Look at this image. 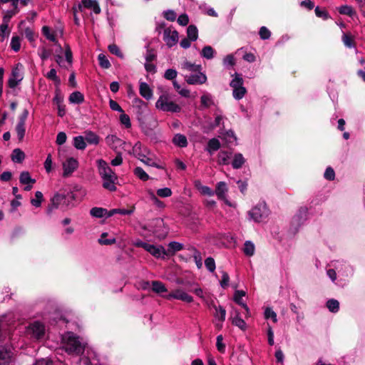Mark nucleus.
Instances as JSON below:
<instances>
[{"mask_svg": "<svg viewBox=\"0 0 365 365\" xmlns=\"http://www.w3.org/2000/svg\"><path fill=\"white\" fill-rule=\"evenodd\" d=\"M230 281V277L227 272L225 271H222V279L220 281V285L223 289H225L228 287Z\"/></svg>", "mask_w": 365, "mask_h": 365, "instance_id": "62", "label": "nucleus"}, {"mask_svg": "<svg viewBox=\"0 0 365 365\" xmlns=\"http://www.w3.org/2000/svg\"><path fill=\"white\" fill-rule=\"evenodd\" d=\"M97 163L98 173L103 180V187L110 192L115 191L118 176L105 160H98Z\"/></svg>", "mask_w": 365, "mask_h": 365, "instance_id": "1", "label": "nucleus"}, {"mask_svg": "<svg viewBox=\"0 0 365 365\" xmlns=\"http://www.w3.org/2000/svg\"><path fill=\"white\" fill-rule=\"evenodd\" d=\"M190 250L192 253V257L194 259V261L196 264V266L198 269H200L202 267V258L201 256V253L200 251H198L195 247H192L190 248Z\"/></svg>", "mask_w": 365, "mask_h": 365, "instance_id": "28", "label": "nucleus"}, {"mask_svg": "<svg viewBox=\"0 0 365 365\" xmlns=\"http://www.w3.org/2000/svg\"><path fill=\"white\" fill-rule=\"evenodd\" d=\"M135 246L138 247H142L153 256L156 258L165 259L168 258L166 256L165 249L162 245L155 246L141 240H138L135 242Z\"/></svg>", "mask_w": 365, "mask_h": 365, "instance_id": "3", "label": "nucleus"}, {"mask_svg": "<svg viewBox=\"0 0 365 365\" xmlns=\"http://www.w3.org/2000/svg\"><path fill=\"white\" fill-rule=\"evenodd\" d=\"M11 158L14 163H21L25 159V153L20 148H15L12 151Z\"/></svg>", "mask_w": 365, "mask_h": 365, "instance_id": "23", "label": "nucleus"}, {"mask_svg": "<svg viewBox=\"0 0 365 365\" xmlns=\"http://www.w3.org/2000/svg\"><path fill=\"white\" fill-rule=\"evenodd\" d=\"M76 200V195L73 192H58L51 199V202L47 207V214H51L53 209H57L59 206L62 209L66 210L74 206L73 201Z\"/></svg>", "mask_w": 365, "mask_h": 365, "instance_id": "2", "label": "nucleus"}, {"mask_svg": "<svg viewBox=\"0 0 365 365\" xmlns=\"http://www.w3.org/2000/svg\"><path fill=\"white\" fill-rule=\"evenodd\" d=\"M308 209L306 207H302L299 209L297 213L293 217L292 220V225L299 226L306 220Z\"/></svg>", "mask_w": 365, "mask_h": 365, "instance_id": "12", "label": "nucleus"}, {"mask_svg": "<svg viewBox=\"0 0 365 365\" xmlns=\"http://www.w3.org/2000/svg\"><path fill=\"white\" fill-rule=\"evenodd\" d=\"M222 134L224 135L225 139L228 143H231L237 140V136L235 135L234 131L232 130H226L225 133H222Z\"/></svg>", "mask_w": 365, "mask_h": 365, "instance_id": "50", "label": "nucleus"}, {"mask_svg": "<svg viewBox=\"0 0 365 365\" xmlns=\"http://www.w3.org/2000/svg\"><path fill=\"white\" fill-rule=\"evenodd\" d=\"M246 292L243 290H236L234 294V301L241 306L246 311L247 314L249 313V308L247 305L242 302V297L245 296Z\"/></svg>", "mask_w": 365, "mask_h": 365, "instance_id": "17", "label": "nucleus"}, {"mask_svg": "<svg viewBox=\"0 0 365 365\" xmlns=\"http://www.w3.org/2000/svg\"><path fill=\"white\" fill-rule=\"evenodd\" d=\"M338 11L340 14L346 15L349 17H353L354 15H356V11L351 6L348 5L341 6L338 8Z\"/></svg>", "mask_w": 365, "mask_h": 365, "instance_id": "31", "label": "nucleus"}, {"mask_svg": "<svg viewBox=\"0 0 365 365\" xmlns=\"http://www.w3.org/2000/svg\"><path fill=\"white\" fill-rule=\"evenodd\" d=\"M42 34L46 38L51 41L53 42L55 44L58 43V41L56 38V35L54 34H51L50 28L47 26H43L42 28Z\"/></svg>", "mask_w": 365, "mask_h": 365, "instance_id": "37", "label": "nucleus"}, {"mask_svg": "<svg viewBox=\"0 0 365 365\" xmlns=\"http://www.w3.org/2000/svg\"><path fill=\"white\" fill-rule=\"evenodd\" d=\"M182 68L191 72L200 73L202 70V66L192 63L190 61H185L182 65Z\"/></svg>", "mask_w": 365, "mask_h": 365, "instance_id": "34", "label": "nucleus"}, {"mask_svg": "<svg viewBox=\"0 0 365 365\" xmlns=\"http://www.w3.org/2000/svg\"><path fill=\"white\" fill-rule=\"evenodd\" d=\"M327 307L331 312L336 313L339 309V302L336 299H331L327 302Z\"/></svg>", "mask_w": 365, "mask_h": 365, "instance_id": "38", "label": "nucleus"}, {"mask_svg": "<svg viewBox=\"0 0 365 365\" xmlns=\"http://www.w3.org/2000/svg\"><path fill=\"white\" fill-rule=\"evenodd\" d=\"M152 290L157 294H162L167 292L165 284L160 281L152 282Z\"/></svg>", "mask_w": 365, "mask_h": 365, "instance_id": "33", "label": "nucleus"}, {"mask_svg": "<svg viewBox=\"0 0 365 365\" xmlns=\"http://www.w3.org/2000/svg\"><path fill=\"white\" fill-rule=\"evenodd\" d=\"M19 182L22 185L34 184L36 183V180L31 178L30 173L28 171H23L20 174Z\"/></svg>", "mask_w": 365, "mask_h": 365, "instance_id": "26", "label": "nucleus"}, {"mask_svg": "<svg viewBox=\"0 0 365 365\" xmlns=\"http://www.w3.org/2000/svg\"><path fill=\"white\" fill-rule=\"evenodd\" d=\"M314 12L317 17L322 18L324 20H327L330 18L329 13L325 9H321L319 6L315 8Z\"/></svg>", "mask_w": 365, "mask_h": 365, "instance_id": "51", "label": "nucleus"}, {"mask_svg": "<svg viewBox=\"0 0 365 365\" xmlns=\"http://www.w3.org/2000/svg\"><path fill=\"white\" fill-rule=\"evenodd\" d=\"M185 80L190 85L203 84L207 81V76L200 72L195 74L185 75Z\"/></svg>", "mask_w": 365, "mask_h": 365, "instance_id": "9", "label": "nucleus"}, {"mask_svg": "<svg viewBox=\"0 0 365 365\" xmlns=\"http://www.w3.org/2000/svg\"><path fill=\"white\" fill-rule=\"evenodd\" d=\"M108 51L112 54H114L120 58H124V55H123V52L120 51V48L115 43H113V44H110L108 46Z\"/></svg>", "mask_w": 365, "mask_h": 365, "instance_id": "46", "label": "nucleus"}, {"mask_svg": "<svg viewBox=\"0 0 365 365\" xmlns=\"http://www.w3.org/2000/svg\"><path fill=\"white\" fill-rule=\"evenodd\" d=\"M232 152L228 150H221L217 155V163L220 165H229Z\"/></svg>", "mask_w": 365, "mask_h": 365, "instance_id": "16", "label": "nucleus"}, {"mask_svg": "<svg viewBox=\"0 0 365 365\" xmlns=\"http://www.w3.org/2000/svg\"><path fill=\"white\" fill-rule=\"evenodd\" d=\"M84 96L80 91L73 92L68 98V101L71 103L81 104L84 102Z\"/></svg>", "mask_w": 365, "mask_h": 365, "instance_id": "24", "label": "nucleus"}, {"mask_svg": "<svg viewBox=\"0 0 365 365\" xmlns=\"http://www.w3.org/2000/svg\"><path fill=\"white\" fill-rule=\"evenodd\" d=\"M324 177L325 179H327L328 180H334L335 172H334V169L331 167L327 168V169L324 172Z\"/></svg>", "mask_w": 365, "mask_h": 365, "instance_id": "63", "label": "nucleus"}, {"mask_svg": "<svg viewBox=\"0 0 365 365\" xmlns=\"http://www.w3.org/2000/svg\"><path fill=\"white\" fill-rule=\"evenodd\" d=\"M215 50L210 46H205L201 51V56L207 59H212L214 57Z\"/></svg>", "mask_w": 365, "mask_h": 365, "instance_id": "39", "label": "nucleus"}, {"mask_svg": "<svg viewBox=\"0 0 365 365\" xmlns=\"http://www.w3.org/2000/svg\"><path fill=\"white\" fill-rule=\"evenodd\" d=\"M11 49H13L15 52H17L20 50L21 48V38L18 36H14L11 38V43H10Z\"/></svg>", "mask_w": 365, "mask_h": 365, "instance_id": "45", "label": "nucleus"}, {"mask_svg": "<svg viewBox=\"0 0 365 365\" xmlns=\"http://www.w3.org/2000/svg\"><path fill=\"white\" fill-rule=\"evenodd\" d=\"M178 75V72L175 69L169 68L165 71L164 74V78L167 80H172L173 81Z\"/></svg>", "mask_w": 365, "mask_h": 365, "instance_id": "59", "label": "nucleus"}, {"mask_svg": "<svg viewBox=\"0 0 365 365\" xmlns=\"http://www.w3.org/2000/svg\"><path fill=\"white\" fill-rule=\"evenodd\" d=\"M133 172L134 174L143 181H147L150 178L149 175L140 167H136Z\"/></svg>", "mask_w": 365, "mask_h": 365, "instance_id": "42", "label": "nucleus"}, {"mask_svg": "<svg viewBox=\"0 0 365 365\" xmlns=\"http://www.w3.org/2000/svg\"><path fill=\"white\" fill-rule=\"evenodd\" d=\"M342 41L344 44L348 48L355 47L356 43L350 33H345L342 36Z\"/></svg>", "mask_w": 365, "mask_h": 365, "instance_id": "35", "label": "nucleus"}, {"mask_svg": "<svg viewBox=\"0 0 365 365\" xmlns=\"http://www.w3.org/2000/svg\"><path fill=\"white\" fill-rule=\"evenodd\" d=\"M53 102L57 106L63 104V97L61 95V91L59 88H56L55 96L53 99Z\"/></svg>", "mask_w": 365, "mask_h": 365, "instance_id": "61", "label": "nucleus"}, {"mask_svg": "<svg viewBox=\"0 0 365 365\" xmlns=\"http://www.w3.org/2000/svg\"><path fill=\"white\" fill-rule=\"evenodd\" d=\"M78 166V162L73 158H69L63 163V176L66 178L70 176Z\"/></svg>", "mask_w": 365, "mask_h": 365, "instance_id": "8", "label": "nucleus"}, {"mask_svg": "<svg viewBox=\"0 0 365 365\" xmlns=\"http://www.w3.org/2000/svg\"><path fill=\"white\" fill-rule=\"evenodd\" d=\"M264 318L267 319H271L273 322H277V314L270 307H267L264 311Z\"/></svg>", "mask_w": 365, "mask_h": 365, "instance_id": "49", "label": "nucleus"}, {"mask_svg": "<svg viewBox=\"0 0 365 365\" xmlns=\"http://www.w3.org/2000/svg\"><path fill=\"white\" fill-rule=\"evenodd\" d=\"M230 86L232 88L240 87L243 86V79L240 74L235 73V78L230 82Z\"/></svg>", "mask_w": 365, "mask_h": 365, "instance_id": "48", "label": "nucleus"}, {"mask_svg": "<svg viewBox=\"0 0 365 365\" xmlns=\"http://www.w3.org/2000/svg\"><path fill=\"white\" fill-rule=\"evenodd\" d=\"M12 353L9 348L0 347V365H9L11 362Z\"/></svg>", "mask_w": 365, "mask_h": 365, "instance_id": "13", "label": "nucleus"}, {"mask_svg": "<svg viewBox=\"0 0 365 365\" xmlns=\"http://www.w3.org/2000/svg\"><path fill=\"white\" fill-rule=\"evenodd\" d=\"M139 93L142 97L146 100H150L153 97V91L147 83L140 82Z\"/></svg>", "mask_w": 365, "mask_h": 365, "instance_id": "14", "label": "nucleus"}, {"mask_svg": "<svg viewBox=\"0 0 365 365\" xmlns=\"http://www.w3.org/2000/svg\"><path fill=\"white\" fill-rule=\"evenodd\" d=\"M227 191L226 183L224 182H219L217 183L215 193L220 200H223L225 197V193Z\"/></svg>", "mask_w": 365, "mask_h": 365, "instance_id": "29", "label": "nucleus"}, {"mask_svg": "<svg viewBox=\"0 0 365 365\" xmlns=\"http://www.w3.org/2000/svg\"><path fill=\"white\" fill-rule=\"evenodd\" d=\"M23 67L24 66L21 63H18L12 69L11 77L17 79L20 78L21 77L20 75V71Z\"/></svg>", "mask_w": 365, "mask_h": 365, "instance_id": "58", "label": "nucleus"}, {"mask_svg": "<svg viewBox=\"0 0 365 365\" xmlns=\"http://www.w3.org/2000/svg\"><path fill=\"white\" fill-rule=\"evenodd\" d=\"M85 140L86 143H88L91 145H98L100 140V138L94 132L91 130L85 131Z\"/></svg>", "mask_w": 365, "mask_h": 365, "instance_id": "22", "label": "nucleus"}, {"mask_svg": "<svg viewBox=\"0 0 365 365\" xmlns=\"http://www.w3.org/2000/svg\"><path fill=\"white\" fill-rule=\"evenodd\" d=\"M221 147L220 142L218 139L213 138L207 142L206 150L210 153L212 154L214 152L218 150Z\"/></svg>", "mask_w": 365, "mask_h": 365, "instance_id": "21", "label": "nucleus"}, {"mask_svg": "<svg viewBox=\"0 0 365 365\" xmlns=\"http://www.w3.org/2000/svg\"><path fill=\"white\" fill-rule=\"evenodd\" d=\"M183 249V245L178 242H171L168 245V249H165L167 257H170L175 255L178 251Z\"/></svg>", "mask_w": 365, "mask_h": 365, "instance_id": "15", "label": "nucleus"}, {"mask_svg": "<svg viewBox=\"0 0 365 365\" xmlns=\"http://www.w3.org/2000/svg\"><path fill=\"white\" fill-rule=\"evenodd\" d=\"M141 147L142 144L140 141H138L134 147H133V152L136 154L138 158H145V155L141 153Z\"/></svg>", "mask_w": 365, "mask_h": 365, "instance_id": "60", "label": "nucleus"}, {"mask_svg": "<svg viewBox=\"0 0 365 365\" xmlns=\"http://www.w3.org/2000/svg\"><path fill=\"white\" fill-rule=\"evenodd\" d=\"M163 40L169 47L174 46L178 41V32L176 30L171 31L170 29H164Z\"/></svg>", "mask_w": 365, "mask_h": 365, "instance_id": "10", "label": "nucleus"}, {"mask_svg": "<svg viewBox=\"0 0 365 365\" xmlns=\"http://www.w3.org/2000/svg\"><path fill=\"white\" fill-rule=\"evenodd\" d=\"M187 36L192 41H195L198 38V30L196 26L191 24L187 28Z\"/></svg>", "mask_w": 365, "mask_h": 365, "instance_id": "27", "label": "nucleus"}, {"mask_svg": "<svg viewBox=\"0 0 365 365\" xmlns=\"http://www.w3.org/2000/svg\"><path fill=\"white\" fill-rule=\"evenodd\" d=\"M155 107L165 112L178 113L181 110L179 105L173 101H168V96L162 95L155 103Z\"/></svg>", "mask_w": 365, "mask_h": 365, "instance_id": "5", "label": "nucleus"}, {"mask_svg": "<svg viewBox=\"0 0 365 365\" xmlns=\"http://www.w3.org/2000/svg\"><path fill=\"white\" fill-rule=\"evenodd\" d=\"M232 324L239 327L242 331H245L247 329L246 322L240 317V313L238 312H236L235 317L232 318Z\"/></svg>", "mask_w": 365, "mask_h": 365, "instance_id": "25", "label": "nucleus"}, {"mask_svg": "<svg viewBox=\"0 0 365 365\" xmlns=\"http://www.w3.org/2000/svg\"><path fill=\"white\" fill-rule=\"evenodd\" d=\"M165 298L169 300L171 299H176L187 303L192 302L193 301V297L192 296L187 294L186 292L180 289H177L169 293L167 296H165Z\"/></svg>", "mask_w": 365, "mask_h": 365, "instance_id": "7", "label": "nucleus"}, {"mask_svg": "<svg viewBox=\"0 0 365 365\" xmlns=\"http://www.w3.org/2000/svg\"><path fill=\"white\" fill-rule=\"evenodd\" d=\"M205 264L206 268L210 272H213L215 270V267H216L215 262L212 257H209L206 258L205 260Z\"/></svg>", "mask_w": 365, "mask_h": 365, "instance_id": "54", "label": "nucleus"}, {"mask_svg": "<svg viewBox=\"0 0 365 365\" xmlns=\"http://www.w3.org/2000/svg\"><path fill=\"white\" fill-rule=\"evenodd\" d=\"M65 349L68 354L81 355L84 352V347L79 340L78 336L75 335L69 336L65 342Z\"/></svg>", "mask_w": 365, "mask_h": 365, "instance_id": "4", "label": "nucleus"}, {"mask_svg": "<svg viewBox=\"0 0 365 365\" xmlns=\"http://www.w3.org/2000/svg\"><path fill=\"white\" fill-rule=\"evenodd\" d=\"M164 18L170 21H174L176 19V14L173 10H168L163 12Z\"/></svg>", "mask_w": 365, "mask_h": 365, "instance_id": "64", "label": "nucleus"}, {"mask_svg": "<svg viewBox=\"0 0 365 365\" xmlns=\"http://www.w3.org/2000/svg\"><path fill=\"white\" fill-rule=\"evenodd\" d=\"M73 146L78 150H84L86 147L85 138L82 135H78L73 138Z\"/></svg>", "mask_w": 365, "mask_h": 365, "instance_id": "32", "label": "nucleus"}, {"mask_svg": "<svg viewBox=\"0 0 365 365\" xmlns=\"http://www.w3.org/2000/svg\"><path fill=\"white\" fill-rule=\"evenodd\" d=\"M15 130L16 132L19 140L21 141L24 138L26 133L25 125L17 123V125H16Z\"/></svg>", "mask_w": 365, "mask_h": 365, "instance_id": "47", "label": "nucleus"}, {"mask_svg": "<svg viewBox=\"0 0 365 365\" xmlns=\"http://www.w3.org/2000/svg\"><path fill=\"white\" fill-rule=\"evenodd\" d=\"M158 196L160 197H168L172 195V190L169 187L160 188L157 190Z\"/></svg>", "mask_w": 365, "mask_h": 365, "instance_id": "55", "label": "nucleus"}, {"mask_svg": "<svg viewBox=\"0 0 365 365\" xmlns=\"http://www.w3.org/2000/svg\"><path fill=\"white\" fill-rule=\"evenodd\" d=\"M259 35L261 39L266 40L270 38L271 32L266 26H262L259 29Z\"/></svg>", "mask_w": 365, "mask_h": 365, "instance_id": "56", "label": "nucleus"}, {"mask_svg": "<svg viewBox=\"0 0 365 365\" xmlns=\"http://www.w3.org/2000/svg\"><path fill=\"white\" fill-rule=\"evenodd\" d=\"M82 4L86 9H93V12L96 14L101 13V9L99 4L96 0H81Z\"/></svg>", "mask_w": 365, "mask_h": 365, "instance_id": "19", "label": "nucleus"}, {"mask_svg": "<svg viewBox=\"0 0 365 365\" xmlns=\"http://www.w3.org/2000/svg\"><path fill=\"white\" fill-rule=\"evenodd\" d=\"M246 162L245 158L242 153H235L233 156V159L231 162V165L234 169H240Z\"/></svg>", "mask_w": 365, "mask_h": 365, "instance_id": "18", "label": "nucleus"}, {"mask_svg": "<svg viewBox=\"0 0 365 365\" xmlns=\"http://www.w3.org/2000/svg\"><path fill=\"white\" fill-rule=\"evenodd\" d=\"M200 103L201 105L205 108H210L212 105L214 104L211 96L208 94L202 95L200 97Z\"/></svg>", "mask_w": 365, "mask_h": 365, "instance_id": "43", "label": "nucleus"}, {"mask_svg": "<svg viewBox=\"0 0 365 365\" xmlns=\"http://www.w3.org/2000/svg\"><path fill=\"white\" fill-rule=\"evenodd\" d=\"M30 328L31 329L33 336L37 339H42L45 334V326L43 324L38 321H36L31 324Z\"/></svg>", "mask_w": 365, "mask_h": 365, "instance_id": "11", "label": "nucleus"}, {"mask_svg": "<svg viewBox=\"0 0 365 365\" xmlns=\"http://www.w3.org/2000/svg\"><path fill=\"white\" fill-rule=\"evenodd\" d=\"M43 200V195L41 192L36 191L35 192V198L31 200V203L36 207H39L41 205V202Z\"/></svg>", "mask_w": 365, "mask_h": 365, "instance_id": "41", "label": "nucleus"}, {"mask_svg": "<svg viewBox=\"0 0 365 365\" xmlns=\"http://www.w3.org/2000/svg\"><path fill=\"white\" fill-rule=\"evenodd\" d=\"M243 252L245 255L251 257L255 253V245L250 241H246L244 245Z\"/></svg>", "mask_w": 365, "mask_h": 365, "instance_id": "40", "label": "nucleus"}, {"mask_svg": "<svg viewBox=\"0 0 365 365\" xmlns=\"http://www.w3.org/2000/svg\"><path fill=\"white\" fill-rule=\"evenodd\" d=\"M108 210L106 208L95 207L91 209L90 214L91 216L97 218L106 217Z\"/></svg>", "mask_w": 365, "mask_h": 365, "instance_id": "30", "label": "nucleus"}, {"mask_svg": "<svg viewBox=\"0 0 365 365\" xmlns=\"http://www.w3.org/2000/svg\"><path fill=\"white\" fill-rule=\"evenodd\" d=\"M173 143L180 148H185L187 146V140L185 135L178 133L173 138Z\"/></svg>", "mask_w": 365, "mask_h": 365, "instance_id": "20", "label": "nucleus"}, {"mask_svg": "<svg viewBox=\"0 0 365 365\" xmlns=\"http://www.w3.org/2000/svg\"><path fill=\"white\" fill-rule=\"evenodd\" d=\"M107 232H103L101 235V238L98 240V242L101 245H111L115 242V239H104V237H107Z\"/></svg>", "mask_w": 365, "mask_h": 365, "instance_id": "52", "label": "nucleus"}, {"mask_svg": "<svg viewBox=\"0 0 365 365\" xmlns=\"http://www.w3.org/2000/svg\"><path fill=\"white\" fill-rule=\"evenodd\" d=\"M250 215L255 222H261L267 216L265 205H257L250 211Z\"/></svg>", "mask_w": 365, "mask_h": 365, "instance_id": "6", "label": "nucleus"}, {"mask_svg": "<svg viewBox=\"0 0 365 365\" xmlns=\"http://www.w3.org/2000/svg\"><path fill=\"white\" fill-rule=\"evenodd\" d=\"M120 121L125 126L126 128H130L131 127L130 117L128 115L124 113V112L120 115Z\"/></svg>", "mask_w": 365, "mask_h": 365, "instance_id": "57", "label": "nucleus"}, {"mask_svg": "<svg viewBox=\"0 0 365 365\" xmlns=\"http://www.w3.org/2000/svg\"><path fill=\"white\" fill-rule=\"evenodd\" d=\"M232 96L236 100L242 99L247 93L246 88L242 86L240 87L232 88Z\"/></svg>", "mask_w": 365, "mask_h": 365, "instance_id": "36", "label": "nucleus"}, {"mask_svg": "<svg viewBox=\"0 0 365 365\" xmlns=\"http://www.w3.org/2000/svg\"><path fill=\"white\" fill-rule=\"evenodd\" d=\"M150 200L156 205L158 207H163L165 206L163 202L160 200L157 196L154 194L153 191L149 190L148 191Z\"/></svg>", "mask_w": 365, "mask_h": 365, "instance_id": "53", "label": "nucleus"}, {"mask_svg": "<svg viewBox=\"0 0 365 365\" xmlns=\"http://www.w3.org/2000/svg\"><path fill=\"white\" fill-rule=\"evenodd\" d=\"M98 59L99 65L101 66V68L108 69L111 66L108 59L104 54L100 53L98 55Z\"/></svg>", "mask_w": 365, "mask_h": 365, "instance_id": "44", "label": "nucleus"}]
</instances>
